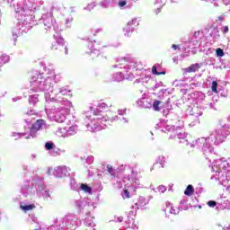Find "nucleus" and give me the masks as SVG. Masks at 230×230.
Wrapping results in <instances>:
<instances>
[{
	"mask_svg": "<svg viewBox=\"0 0 230 230\" xmlns=\"http://www.w3.org/2000/svg\"><path fill=\"white\" fill-rule=\"evenodd\" d=\"M155 128L165 134L174 133V135L169 137V139H175V137H177L178 139H181L180 143H183L186 146H190V148H195L196 146L199 150L201 149L206 159H208L209 162H211L209 157L215 155V148L213 147V145L218 146L224 143L226 137L229 136L230 126L229 124L220 123L219 127L216 128L209 137L197 138L192 143H190V141L187 140L188 133L182 131V128H184L183 120L178 119V121L175 122V125H170L167 124L166 121L162 120L156 124Z\"/></svg>",
	"mask_w": 230,
	"mask_h": 230,
	"instance_id": "nucleus-1",
	"label": "nucleus"
},
{
	"mask_svg": "<svg viewBox=\"0 0 230 230\" xmlns=\"http://www.w3.org/2000/svg\"><path fill=\"white\" fill-rule=\"evenodd\" d=\"M7 3L13 6L18 19V24L13 31V42H17V38L22 33H28L33 26L37 24L35 12L44 4L42 0H7Z\"/></svg>",
	"mask_w": 230,
	"mask_h": 230,
	"instance_id": "nucleus-2",
	"label": "nucleus"
},
{
	"mask_svg": "<svg viewBox=\"0 0 230 230\" xmlns=\"http://www.w3.org/2000/svg\"><path fill=\"white\" fill-rule=\"evenodd\" d=\"M106 170L112 179L118 177L119 173L123 174L122 181H117V188H123V184L125 188H131L134 191L143 188L139 178H137V172H135V170L128 165H120L116 170L112 168V165L108 164Z\"/></svg>",
	"mask_w": 230,
	"mask_h": 230,
	"instance_id": "nucleus-3",
	"label": "nucleus"
},
{
	"mask_svg": "<svg viewBox=\"0 0 230 230\" xmlns=\"http://www.w3.org/2000/svg\"><path fill=\"white\" fill-rule=\"evenodd\" d=\"M35 85H39L40 91H46L45 100L48 103L53 102L54 103H62L68 108L73 107V103L66 98V96H72L71 91L58 84L51 87V83L46 84V81H38Z\"/></svg>",
	"mask_w": 230,
	"mask_h": 230,
	"instance_id": "nucleus-4",
	"label": "nucleus"
},
{
	"mask_svg": "<svg viewBox=\"0 0 230 230\" xmlns=\"http://www.w3.org/2000/svg\"><path fill=\"white\" fill-rule=\"evenodd\" d=\"M109 109V105L105 102L99 103L96 108L90 107V111L84 113V125L89 132H100L107 127L108 121L111 118L100 115Z\"/></svg>",
	"mask_w": 230,
	"mask_h": 230,
	"instance_id": "nucleus-5",
	"label": "nucleus"
},
{
	"mask_svg": "<svg viewBox=\"0 0 230 230\" xmlns=\"http://www.w3.org/2000/svg\"><path fill=\"white\" fill-rule=\"evenodd\" d=\"M119 64L113 65L116 69H124L126 73L128 71H138L137 75H139V78L136 79L135 84H148L150 82V75H146V70L143 69L141 62L134 58H119L117 59Z\"/></svg>",
	"mask_w": 230,
	"mask_h": 230,
	"instance_id": "nucleus-6",
	"label": "nucleus"
},
{
	"mask_svg": "<svg viewBox=\"0 0 230 230\" xmlns=\"http://www.w3.org/2000/svg\"><path fill=\"white\" fill-rule=\"evenodd\" d=\"M21 193L23 197L30 195V193H36L39 199H44V200H51V193L49 189L44 184V177L34 176L31 182L26 181V183L22 186Z\"/></svg>",
	"mask_w": 230,
	"mask_h": 230,
	"instance_id": "nucleus-7",
	"label": "nucleus"
},
{
	"mask_svg": "<svg viewBox=\"0 0 230 230\" xmlns=\"http://www.w3.org/2000/svg\"><path fill=\"white\" fill-rule=\"evenodd\" d=\"M230 158L215 160L212 164L211 180L218 181L219 184H228L230 186Z\"/></svg>",
	"mask_w": 230,
	"mask_h": 230,
	"instance_id": "nucleus-8",
	"label": "nucleus"
},
{
	"mask_svg": "<svg viewBox=\"0 0 230 230\" xmlns=\"http://www.w3.org/2000/svg\"><path fill=\"white\" fill-rule=\"evenodd\" d=\"M82 226V221L76 214H68L64 217L56 218L53 225L47 227V230H76Z\"/></svg>",
	"mask_w": 230,
	"mask_h": 230,
	"instance_id": "nucleus-9",
	"label": "nucleus"
},
{
	"mask_svg": "<svg viewBox=\"0 0 230 230\" xmlns=\"http://www.w3.org/2000/svg\"><path fill=\"white\" fill-rule=\"evenodd\" d=\"M45 72L48 75H45L44 73H40L37 70L31 73V84L36 85L37 89H39V84H35L37 82H45V84H50L51 87H55V84H58L62 78L60 75H55V69L51 66L50 68L45 66Z\"/></svg>",
	"mask_w": 230,
	"mask_h": 230,
	"instance_id": "nucleus-10",
	"label": "nucleus"
},
{
	"mask_svg": "<svg viewBox=\"0 0 230 230\" xmlns=\"http://www.w3.org/2000/svg\"><path fill=\"white\" fill-rule=\"evenodd\" d=\"M74 206L75 209H77L78 213H82L83 215H89L91 211H94V203L89 201L87 198H80L79 199H75Z\"/></svg>",
	"mask_w": 230,
	"mask_h": 230,
	"instance_id": "nucleus-11",
	"label": "nucleus"
},
{
	"mask_svg": "<svg viewBox=\"0 0 230 230\" xmlns=\"http://www.w3.org/2000/svg\"><path fill=\"white\" fill-rule=\"evenodd\" d=\"M42 22L44 29L48 31L49 30H53L58 33V23H57V21H55V18H53V13H47L41 16V19H40V24Z\"/></svg>",
	"mask_w": 230,
	"mask_h": 230,
	"instance_id": "nucleus-12",
	"label": "nucleus"
},
{
	"mask_svg": "<svg viewBox=\"0 0 230 230\" xmlns=\"http://www.w3.org/2000/svg\"><path fill=\"white\" fill-rule=\"evenodd\" d=\"M44 125H46V120L44 119H38L34 124L31 125V127L29 129L28 134H24L25 139H35V137H38L39 136V130H42L44 128Z\"/></svg>",
	"mask_w": 230,
	"mask_h": 230,
	"instance_id": "nucleus-13",
	"label": "nucleus"
},
{
	"mask_svg": "<svg viewBox=\"0 0 230 230\" xmlns=\"http://www.w3.org/2000/svg\"><path fill=\"white\" fill-rule=\"evenodd\" d=\"M30 84H31V89L28 90V93H29L28 102H29L30 105H32V107H35L38 104V102H40L39 94L35 93H39V92L46 93V90H40L37 88L36 85H33L31 84V76Z\"/></svg>",
	"mask_w": 230,
	"mask_h": 230,
	"instance_id": "nucleus-14",
	"label": "nucleus"
},
{
	"mask_svg": "<svg viewBox=\"0 0 230 230\" xmlns=\"http://www.w3.org/2000/svg\"><path fill=\"white\" fill-rule=\"evenodd\" d=\"M161 111L165 118H169V119H171L174 123H177V121L181 119H179V116H177V114L172 112V111H173V107H172V104H170V99H168L167 102L164 103Z\"/></svg>",
	"mask_w": 230,
	"mask_h": 230,
	"instance_id": "nucleus-15",
	"label": "nucleus"
},
{
	"mask_svg": "<svg viewBox=\"0 0 230 230\" xmlns=\"http://www.w3.org/2000/svg\"><path fill=\"white\" fill-rule=\"evenodd\" d=\"M69 172H71V169L67 168L66 165L55 167L52 170V173H53L54 177H57L58 179H62V177H67V176L71 175V173H69Z\"/></svg>",
	"mask_w": 230,
	"mask_h": 230,
	"instance_id": "nucleus-16",
	"label": "nucleus"
},
{
	"mask_svg": "<svg viewBox=\"0 0 230 230\" xmlns=\"http://www.w3.org/2000/svg\"><path fill=\"white\" fill-rule=\"evenodd\" d=\"M133 80L134 79V74L132 72H129L128 74L123 75V72H117L113 74L112 80L113 82H123V80Z\"/></svg>",
	"mask_w": 230,
	"mask_h": 230,
	"instance_id": "nucleus-17",
	"label": "nucleus"
},
{
	"mask_svg": "<svg viewBox=\"0 0 230 230\" xmlns=\"http://www.w3.org/2000/svg\"><path fill=\"white\" fill-rule=\"evenodd\" d=\"M96 43V40L93 41H88V49L86 50L87 55H90L92 58H96L100 55V49L94 48V44Z\"/></svg>",
	"mask_w": 230,
	"mask_h": 230,
	"instance_id": "nucleus-18",
	"label": "nucleus"
},
{
	"mask_svg": "<svg viewBox=\"0 0 230 230\" xmlns=\"http://www.w3.org/2000/svg\"><path fill=\"white\" fill-rule=\"evenodd\" d=\"M57 34H54V39L56 42L52 43L51 49H60V48H64V45L66 44L64 42V38H62L60 35H58V32H56Z\"/></svg>",
	"mask_w": 230,
	"mask_h": 230,
	"instance_id": "nucleus-19",
	"label": "nucleus"
},
{
	"mask_svg": "<svg viewBox=\"0 0 230 230\" xmlns=\"http://www.w3.org/2000/svg\"><path fill=\"white\" fill-rule=\"evenodd\" d=\"M84 224L86 227H92V230H95L93 227H96V223H94V217L91 216V213L85 214Z\"/></svg>",
	"mask_w": 230,
	"mask_h": 230,
	"instance_id": "nucleus-20",
	"label": "nucleus"
},
{
	"mask_svg": "<svg viewBox=\"0 0 230 230\" xmlns=\"http://www.w3.org/2000/svg\"><path fill=\"white\" fill-rule=\"evenodd\" d=\"M137 105L142 109H152V100L141 98L137 102Z\"/></svg>",
	"mask_w": 230,
	"mask_h": 230,
	"instance_id": "nucleus-21",
	"label": "nucleus"
},
{
	"mask_svg": "<svg viewBox=\"0 0 230 230\" xmlns=\"http://www.w3.org/2000/svg\"><path fill=\"white\" fill-rule=\"evenodd\" d=\"M186 116H202V111L197 106H190L186 111Z\"/></svg>",
	"mask_w": 230,
	"mask_h": 230,
	"instance_id": "nucleus-22",
	"label": "nucleus"
},
{
	"mask_svg": "<svg viewBox=\"0 0 230 230\" xmlns=\"http://www.w3.org/2000/svg\"><path fill=\"white\" fill-rule=\"evenodd\" d=\"M200 67H202V63L192 64L189 67L183 69V75H186L187 73H197Z\"/></svg>",
	"mask_w": 230,
	"mask_h": 230,
	"instance_id": "nucleus-23",
	"label": "nucleus"
},
{
	"mask_svg": "<svg viewBox=\"0 0 230 230\" xmlns=\"http://www.w3.org/2000/svg\"><path fill=\"white\" fill-rule=\"evenodd\" d=\"M45 148L49 151L52 157H57V155H58V149L55 150V144L53 142H47L45 144Z\"/></svg>",
	"mask_w": 230,
	"mask_h": 230,
	"instance_id": "nucleus-24",
	"label": "nucleus"
},
{
	"mask_svg": "<svg viewBox=\"0 0 230 230\" xmlns=\"http://www.w3.org/2000/svg\"><path fill=\"white\" fill-rule=\"evenodd\" d=\"M20 208L22 211H24V213H28V211H33L36 206L34 203L22 202L20 203Z\"/></svg>",
	"mask_w": 230,
	"mask_h": 230,
	"instance_id": "nucleus-25",
	"label": "nucleus"
},
{
	"mask_svg": "<svg viewBox=\"0 0 230 230\" xmlns=\"http://www.w3.org/2000/svg\"><path fill=\"white\" fill-rule=\"evenodd\" d=\"M148 204V201H146V199L143 196H140L138 198V202L135 203L134 206H132L133 209L137 210L139 209V208H145Z\"/></svg>",
	"mask_w": 230,
	"mask_h": 230,
	"instance_id": "nucleus-26",
	"label": "nucleus"
},
{
	"mask_svg": "<svg viewBox=\"0 0 230 230\" xmlns=\"http://www.w3.org/2000/svg\"><path fill=\"white\" fill-rule=\"evenodd\" d=\"M130 1L132 0H112V6H119V8H124V6H130Z\"/></svg>",
	"mask_w": 230,
	"mask_h": 230,
	"instance_id": "nucleus-27",
	"label": "nucleus"
},
{
	"mask_svg": "<svg viewBox=\"0 0 230 230\" xmlns=\"http://www.w3.org/2000/svg\"><path fill=\"white\" fill-rule=\"evenodd\" d=\"M199 115L187 116V119L189 121L190 127H195L197 123H200V119H199Z\"/></svg>",
	"mask_w": 230,
	"mask_h": 230,
	"instance_id": "nucleus-28",
	"label": "nucleus"
},
{
	"mask_svg": "<svg viewBox=\"0 0 230 230\" xmlns=\"http://www.w3.org/2000/svg\"><path fill=\"white\" fill-rule=\"evenodd\" d=\"M54 119L57 121V123H64V121L66 119V117L63 111H58L54 116Z\"/></svg>",
	"mask_w": 230,
	"mask_h": 230,
	"instance_id": "nucleus-29",
	"label": "nucleus"
},
{
	"mask_svg": "<svg viewBox=\"0 0 230 230\" xmlns=\"http://www.w3.org/2000/svg\"><path fill=\"white\" fill-rule=\"evenodd\" d=\"M152 73L153 75H166V71L161 70V65L156 64L152 67Z\"/></svg>",
	"mask_w": 230,
	"mask_h": 230,
	"instance_id": "nucleus-30",
	"label": "nucleus"
},
{
	"mask_svg": "<svg viewBox=\"0 0 230 230\" xmlns=\"http://www.w3.org/2000/svg\"><path fill=\"white\" fill-rule=\"evenodd\" d=\"M79 191H84V193H89V195H91L93 193V188L87 185V183H81L79 186Z\"/></svg>",
	"mask_w": 230,
	"mask_h": 230,
	"instance_id": "nucleus-31",
	"label": "nucleus"
},
{
	"mask_svg": "<svg viewBox=\"0 0 230 230\" xmlns=\"http://www.w3.org/2000/svg\"><path fill=\"white\" fill-rule=\"evenodd\" d=\"M164 105V102L161 101H155L154 102H152L153 110L156 111L157 112L163 110Z\"/></svg>",
	"mask_w": 230,
	"mask_h": 230,
	"instance_id": "nucleus-32",
	"label": "nucleus"
},
{
	"mask_svg": "<svg viewBox=\"0 0 230 230\" xmlns=\"http://www.w3.org/2000/svg\"><path fill=\"white\" fill-rule=\"evenodd\" d=\"M134 27L127 24L126 27L123 28V33L125 37H132V33H134Z\"/></svg>",
	"mask_w": 230,
	"mask_h": 230,
	"instance_id": "nucleus-33",
	"label": "nucleus"
},
{
	"mask_svg": "<svg viewBox=\"0 0 230 230\" xmlns=\"http://www.w3.org/2000/svg\"><path fill=\"white\" fill-rule=\"evenodd\" d=\"M210 37L214 40H218V39H220V32L218 31V29H217L216 27L211 28L210 29Z\"/></svg>",
	"mask_w": 230,
	"mask_h": 230,
	"instance_id": "nucleus-34",
	"label": "nucleus"
},
{
	"mask_svg": "<svg viewBox=\"0 0 230 230\" xmlns=\"http://www.w3.org/2000/svg\"><path fill=\"white\" fill-rule=\"evenodd\" d=\"M78 130V126L76 125H72L66 129V136H75Z\"/></svg>",
	"mask_w": 230,
	"mask_h": 230,
	"instance_id": "nucleus-35",
	"label": "nucleus"
},
{
	"mask_svg": "<svg viewBox=\"0 0 230 230\" xmlns=\"http://www.w3.org/2000/svg\"><path fill=\"white\" fill-rule=\"evenodd\" d=\"M70 188L73 191H80V185L76 182L75 178L70 179Z\"/></svg>",
	"mask_w": 230,
	"mask_h": 230,
	"instance_id": "nucleus-36",
	"label": "nucleus"
},
{
	"mask_svg": "<svg viewBox=\"0 0 230 230\" xmlns=\"http://www.w3.org/2000/svg\"><path fill=\"white\" fill-rule=\"evenodd\" d=\"M166 209L171 213V215H179L181 211L180 208H173V206H172L170 203L167 204Z\"/></svg>",
	"mask_w": 230,
	"mask_h": 230,
	"instance_id": "nucleus-37",
	"label": "nucleus"
},
{
	"mask_svg": "<svg viewBox=\"0 0 230 230\" xmlns=\"http://www.w3.org/2000/svg\"><path fill=\"white\" fill-rule=\"evenodd\" d=\"M136 213L137 210H131L128 216V219L126 220V224H128V226H130L133 222H134V217H136Z\"/></svg>",
	"mask_w": 230,
	"mask_h": 230,
	"instance_id": "nucleus-38",
	"label": "nucleus"
},
{
	"mask_svg": "<svg viewBox=\"0 0 230 230\" xmlns=\"http://www.w3.org/2000/svg\"><path fill=\"white\" fill-rule=\"evenodd\" d=\"M9 61H10V56L6 54L0 55V67L2 66H4V64H6Z\"/></svg>",
	"mask_w": 230,
	"mask_h": 230,
	"instance_id": "nucleus-39",
	"label": "nucleus"
},
{
	"mask_svg": "<svg viewBox=\"0 0 230 230\" xmlns=\"http://www.w3.org/2000/svg\"><path fill=\"white\" fill-rule=\"evenodd\" d=\"M194 192L195 189L193 188V185H188L186 190H184V195H186L187 197H191Z\"/></svg>",
	"mask_w": 230,
	"mask_h": 230,
	"instance_id": "nucleus-40",
	"label": "nucleus"
},
{
	"mask_svg": "<svg viewBox=\"0 0 230 230\" xmlns=\"http://www.w3.org/2000/svg\"><path fill=\"white\" fill-rule=\"evenodd\" d=\"M165 163H166V157H164V155H160L157 157L156 164H160L161 168H164Z\"/></svg>",
	"mask_w": 230,
	"mask_h": 230,
	"instance_id": "nucleus-41",
	"label": "nucleus"
},
{
	"mask_svg": "<svg viewBox=\"0 0 230 230\" xmlns=\"http://www.w3.org/2000/svg\"><path fill=\"white\" fill-rule=\"evenodd\" d=\"M110 121H122L123 123H128V119L125 117L115 116L114 118H110Z\"/></svg>",
	"mask_w": 230,
	"mask_h": 230,
	"instance_id": "nucleus-42",
	"label": "nucleus"
},
{
	"mask_svg": "<svg viewBox=\"0 0 230 230\" xmlns=\"http://www.w3.org/2000/svg\"><path fill=\"white\" fill-rule=\"evenodd\" d=\"M100 4L102 8H109L112 6V0H102Z\"/></svg>",
	"mask_w": 230,
	"mask_h": 230,
	"instance_id": "nucleus-43",
	"label": "nucleus"
},
{
	"mask_svg": "<svg viewBox=\"0 0 230 230\" xmlns=\"http://www.w3.org/2000/svg\"><path fill=\"white\" fill-rule=\"evenodd\" d=\"M128 26H131V28L135 29L139 26V22L137 21V18L132 19V21L128 22Z\"/></svg>",
	"mask_w": 230,
	"mask_h": 230,
	"instance_id": "nucleus-44",
	"label": "nucleus"
},
{
	"mask_svg": "<svg viewBox=\"0 0 230 230\" xmlns=\"http://www.w3.org/2000/svg\"><path fill=\"white\" fill-rule=\"evenodd\" d=\"M187 204H188V199H182V200H181L179 208H180L181 211L188 209V206H186Z\"/></svg>",
	"mask_w": 230,
	"mask_h": 230,
	"instance_id": "nucleus-45",
	"label": "nucleus"
},
{
	"mask_svg": "<svg viewBox=\"0 0 230 230\" xmlns=\"http://www.w3.org/2000/svg\"><path fill=\"white\" fill-rule=\"evenodd\" d=\"M24 134H28V133H12L13 137H15V139H21V137H24V139H26V136Z\"/></svg>",
	"mask_w": 230,
	"mask_h": 230,
	"instance_id": "nucleus-46",
	"label": "nucleus"
},
{
	"mask_svg": "<svg viewBox=\"0 0 230 230\" xmlns=\"http://www.w3.org/2000/svg\"><path fill=\"white\" fill-rule=\"evenodd\" d=\"M121 196L123 199H130V192L128 191V190L124 189L121 192Z\"/></svg>",
	"mask_w": 230,
	"mask_h": 230,
	"instance_id": "nucleus-47",
	"label": "nucleus"
},
{
	"mask_svg": "<svg viewBox=\"0 0 230 230\" xmlns=\"http://www.w3.org/2000/svg\"><path fill=\"white\" fill-rule=\"evenodd\" d=\"M156 191L157 193H164L166 191V186L164 185H159L157 188H156Z\"/></svg>",
	"mask_w": 230,
	"mask_h": 230,
	"instance_id": "nucleus-48",
	"label": "nucleus"
},
{
	"mask_svg": "<svg viewBox=\"0 0 230 230\" xmlns=\"http://www.w3.org/2000/svg\"><path fill=\"white\" fill-rule=\"evenodd\" d=\"M220 31L223 33V35H226V33H229V26H222L220 28Z\"/></svg>",
	"mask_w": 230,
	"mask_h": 230,
	"instance_id": "nucleus-49",
	"label": "nucleus"
},
{
	"mask_svg": "<svg viewBox=\"0 0 230 230\" xmlns=\"http://www.w3.org/2000/svg\"><path fill=\"white\" fill-rule=\"evenodd\" d=\"M95 6H96V4L91 3V4H88V5L84 8V10H88V12H91V10H93Z\"/></svg>",
	"mask_w": 230,
	"mask_h": 230,
	"instance_id": "nucleus-50",
	"label": "nucleus"
},
{
	"mask_svg": "<svg viewBox=\"0 0 230 230\" xmlns=\"http://www.w3.org/2000/svg\"><path fill=\"white\" fill-rule=\"evenodd\" d=\"M216 55H217V57H224V55H225L224 49L217 48L216 49Z\"/></svg>",
	"mask_w": 230,
	"mask_h": 230,
	"instance_id": "nucleus-51",
	"label": "nucleus"
},
{
	"mask_svg": "<svg viewBox=\"0 0 230 230\" xmlns=\"http://www.w3.org/2000/svg\"><path fill=\"white\" fill-rule=\"evenodd\" d=\"M217 87H218V83L217 81H213L212 86H211L213 93H217Z\"/></svg>",
	"mask_w": 230,
	"mask_h": 230,
	"instance_id": "nucleus-52",
	"label": "nucleus"
},
{
	"mask_svg": "<svg viewBox=\"0 0 230 230\" xmlns=\"http://www.w3.org/2000/svg\"><path fill=\"white\" fill-rule=\"evenodd\" d=\"M166 4V0H156V5L163 8Z\"/></svg>",
	"mask_w": 230,
	"mask_h": 230,
	"instance_id": "nucleus-53",
	"label": "nucleus"
},
{
	"mask_svg": "<svg viewBox=\"0 0 230 230\" xmlns=\"http://www.w3.org/2000/svg\"><path fill=\"white\" fill-rule=\"evenodd\" d=\"M86 163L88 164H93V163H94V156L93 155H89L87 156V158L85 159Z\"/></svg>",
	"mask_w": 230,
	"mask_h": 230,
	"instance_id": "nucleus-54",
	"label": "nucleus"
},
{
	"mask_svg": "<svg viewBox=\"0 0 230 230\" xmlns=\"http://www.w3.org/2000/svg\"><path fill=\"white\" fill-rule=\"evenodd\" d=\"M194 37H195V39H198V40L202 39V32H200L199 31L194 32Z\"/></svg>",
	"mask_w": 230,
	"mask_h": 230,
	"instance_id": "nucleus-55",
	"label": "nucleus"
},
{
	"mask_svg": "<svg viewBox=\"0 0 230 230\" xmlns=\"http://www.w3.org/2000/svg\"><path fill=\"white\" fill-rule=\"evenodd\" d=\"M208 206H209V208H215V206H217V201L215 200H209L208 202Z\"/></svg>",
	"mask_w": 230,
	"mask_h": 230,
	"instance_id": "nucleus-56",
	"label": "nucleus"
},
{
	"mask_svg": "<svg viewBox=\"0 0 230 230\" xmlns=\"http://www.w3.org/2000/svg\"><path fill=\"white\" fill-rule=\"evenodd\" d=\"M128 227H131V229H138L137 226V223H136V221H134L133 223H131Z\"/></svg>",
	"mask_w": 230,
	"mask_h": 230,
	"instance_id": "nucleus-57",
	"label": "nucleus"
},
{
	"mask_svg": "<svg viewBox=\"0 0 230 230\" xmlns=\"http://www.w3.org/2000/svg\"><path fill=\"white\" fill-rule=\"evenodd\" d=\"M114 222H119V223H121L123 222V217H114Z\"/></svg>",
	"mask_w": 230,
	"mask_h": 230,
	"instance_id": "nucleus-58",
	"label": "nucleus"
},
{
	"mask_svg": "<svg viewBox=\"0 0 230 230\" xmlns=\"http://www.w3.org/2000/svg\"><path fill=\"white\" fill-rule=\"evenodd\" d=\"M25 116H35V111L31 110V111L25 112Z\"/></svg>",
	"mask_w": 230,
	"mask_h": 230,
	"instance_id": "nucleus-59",
	"label": "nucleus"
},
{
	"mask_svg": "<svg viewBox=\"0 0 230 230\" xmlns=\"http://www.w3.org/2000/svg\"><path fill=\"white\" fill-rule=\"evenodd\" d=\"M118 114L119 116L122 117L124 114H127V110H119Z\"/></svg>",
	"mask_w": 230,
	"mask_h": 230,
	"instance_id": "nucleus-60",
	"label": "nucleus"
},
{
	"mask_svg": "<svg viewBox=\"0 0 230 230\" xmlns=\"http://www.w3.org/2000/svg\"><path fill=\"white\" fill-rule=\"evenodd\" d=\"M200 85V83H192L190 84V89H194L195 87H199Z\"/></svg>",
	"mask_w": 230,
	"mask_h": 230,
	"instance_id": "nucleus-61",
	"label": "nucleus"
},
{
	"mask_svg": "<svg viewBox=\"0 0 230 230\" xmlns=\"http://www.w3.org/2000/svg\"><path fill=\"white\" fill-rule=\"evenodd\" d=\"M163 85V82L156 83L154 86V89H159Z\"/></svg>",
	"mask_w": 230,
	"mask_h": 230,
	"instance_id": "nucleus-62",
	"label": "nucleus"
},
{
	"mask_svg": "<svg viewBox=\"0 0 230 230\" xmlns=\"http://www.w3.org/2000/svg\"><path fill=\"white\" fill-rule=\"evenodd\" d=\"M31 220H32V222H34L35 224H37L39 222V219H37V217L35 216H31Z\"/></svg>",
	"mask_w": 230,
	"mask_h": 230,
	"instance_id": "nucleus-63",
	"label": "nucleus"
},
{
	"mask_svg": "<svg viewBox=\"0 0 230 230\" xmlns=\"http://www.w3.org/2000/svg\"><path fill=\"white\" fill-rule=\"evenodd\" d=\"M32 120H33V117H31L29 119H25V123H27V125H30V123H31Z\"/></svg>",
	"mask_w": 230,
	"mask_h": 230,
	"instance_id": "nucleus-64",
	"label": "nucleus"
}]
</instances>
